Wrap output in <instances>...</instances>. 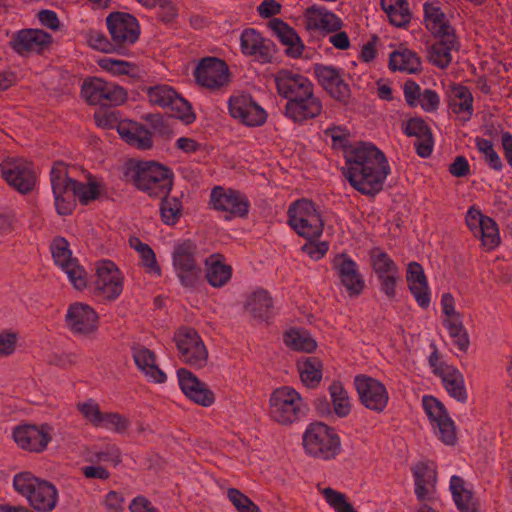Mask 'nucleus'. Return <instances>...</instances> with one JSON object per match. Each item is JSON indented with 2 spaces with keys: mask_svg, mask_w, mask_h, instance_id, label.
<instances>
[{
  "mask_svg": "<svg viewBox=\"0 0 512 512\" xmlns=\"http://www.w3.org/2000/svg\"><path fill=\"white\" fill-rule=\"evenodd\" d=\"M177 376L181 390L191 401L203 407H209L214 403L215 396L212 390L191 371L180 368Z\"/></svg>",
  "mask_w": 512,
  "mask_h": 512,
  "instance_id": "24",
  "label": "nucleus"
},
{
  "mask_svg": "<svg viewBox=\"0 0 512 512\" xmlns=\"http://www.w3.org/2000/svg\"><path fill=\"white\" fill-rule=\"evenodd\" d=\"M93 284L96 295L104 300L114 301L123 292L124 276L115 263L103 260L96 264Z\"/></svg>",
  "mask_w": 512,
  "mask_h": 512,
  "instance_id": "12",
  "label": "nucleus"
},
{
  "mask_svg": "<svg viewBox=\"0 0 512 512\" xmlns=\"http://www.w3.org/2000/svg\"><path fill=\"white\" fill-rule=\"evenodd\" d=\"M404 97L410 107L420 106L426 112H434L440 105L438 94L431 90H421L420 86L409 80L404 84Z\"/></svg>",
  "mask_w": 512,
  "mask_h": 512,
  "instance_id": "28",
  "label": "nucleus"
},
{
  "mask_svg": "<svg viewBox=\"0 0 512 512\" xmlns=\"http://www.w3.org/2000/svg\"><path fill=\"white\" fill-rule=\"evenodd\" d=\"M450 490L453 500L461 512H477L478 503L472 491L466 488L465 482L461 477H451Z\"/></svg>",
  "mask_w": 512,
  "mask_h": 512,
  "instance_id": "37",
  "label": "nucleus"
},
{
  "mask_svg": "<svg viewBox=\"0 0 512 512\" xmlns=\"http://www.w3.org/2000/svg\"><path fill=\"white\" fill-rule=\"evenodd\" d=\"M241 50L244 54L258 56L265 60L269 56V48L261 35L254 29H247L241 35Z\"/></svg>",
  "mask_w": 512,
  "mask_h": 512,
  "instance_id": "41",
  "label": "nucleus"
},
{
  "mask_svg": "<svg viewBox=\"0 0 512 512\" xmlns=\"http://www.w3.org/2000/svg\"><path fill=\"white\" fill-rule=\"evenodd\" d=\"M439 369L438 376L442 379L448 394L464 403L467 400V391L462 373L453 366H441Z\"/></svg>",
  "mask_w": 512,
  "mask_h": 512,
  "instance_id": "35",
  "label": "nucleus"
},
{
  "mask_svg": "<svg viewBox=\"0 0 512 512\" xmlns=\"http://www.w3.org/2000/svg\"><path fill=\"white\" fill-rule=\"evenodd\" d=\"M168 108H170L173 117L178 118L187 124L192 123L195 119V115L192 112L190 104L178 94Z\"/></svg>",
  "mask_w": 512,
  "mask_h": 512,
  "instance_id": "60",
  "label": "nucleus"
},
{
  "mask_svg": "<svg viewBox=\"0 0 512 512\" xmlns=\"http://www.w3.org/2000/svg\"><path fill=\"white\" fill-rule=\"evenodd\" d=\"M229 111L233 118L251 127L264 124L267 118L265 110L244 95L230 99Z\"/></svg>",
  "mask_w": 512,
  "mask_h": 512,
  "instance_id": "25",
  "label": "nucleus"
},
{
  "mask_svg": "<svg viewBox=\"0 0 512 512\" xmlns=\"http://www.w3.org/2000/svg\"><path fill=\"white\" fill-rule=\"evenodd\" d=\"M133 183L150 196L164 197L172 189V176L166 167L156 162H140L133 169Z\"/></svg>",
  "mask_w": 512,
  "mask_h": 512,
  "instance_id": "5",
  "label": "nucleus"
},
{
  "mask_svg": "<svg viewBox=\"0 0 512 512\" xmlns=\"http://www.w3.org/2000/svg\"><path fill=\"white\" fill-rule=\"evenodd\" d=\"M117 132L127 144L137 149L147 150L153 145L151 132L135 121H120Z\"/></svg>",
  "mask_w": 512,
  "mask_h": 512,
  "instance_id": "27",
  "label": "nucleus"
},
{
  "mask_svg": "<svg viewBox=\"0 0 512 512\" xmlns=\"http://www.w3.org/2000/svg\"><path fill=\"white\" fill-rule=\"evenodd\" d=\"M99 194L100 186L95 181H90L88 183H81L76 181L75 183H72V198L77 197L79 201L84 205L97 199Z\"/></svg>",
  "mask_w": 512,
  "mask_h": 512,
  "instance_id": "49",
  "label": "nucleus"
},
{
  "mask_svg": "<svg viewBox=\"0 0 512 512\" xmlns=\"http://www.w3.org/2000/svg\"><path fill=\"white\" fill-rule=\"evenodd\" d=\"M355 386L361 403L369 410L382 412L386 408L389 395L379 380L360 375L355 378Z\"/></svg>",
  "mask_w": 512,
  "mask_h": 512,
  "instance_id": "17",
  "label": "nucleus"
},
{
  "mask_svg": "<svg viewBox=\"0 0 512 512\" xmlns=\"http://www.w3.org/2000/svg\"><path fill=\"white\" fill-rule=\"evenodd\" d=\"M381 6L394 26L403 27L410 22L411 13L406 0H381Z\"/></svg>",
  "mask_w": 512,
  "mask_h": 512,
  "instance_id": "42",
  "label": "nucleus"
},
{
  "mask_svg": "<svg viewBox=\"0 0 512 512\" xmlns=\"http://www.w3.org/2000/svg\"><path fill=\"white\" fill-rule=\"evenodd\" d=\"M227 496L238 512H261L250 498L236 488L228 489Z\"/></svg>",
  "mask_w": 512,
  "mask_h": 512,
  "instance_id": "54",
  "label": "nucleus"
},
{
  "mask_svg": "<svg viewBox=\"0 0 512 512\" xmlns=\"http://www.w3.org/2000/svg\"><path fill=\"white\" fill-rule=\"evenodd\" d=\"M97 63L103 70L117 76L129 75L136 70L134 63L109 57L99 59Z\"/></svg>",
  "mask_w": 512,
  "mask_h": 512,
  "instance_id": "51",
  "label": "nucleus"
},
{
  "mask_svg": "<svg viewBox=\"0 0 512 512\" xmlns=\"http://www.w3.org/2000/svg\"><path fill=\"white\" fill-rule=\"evenodd\" d=\"M343 173L350 184L362 194L375 195L383 188L390 173L388 161L377 147L361 143L346 152Z\"/></svg>",
  "mask_w": 512,
  "mask_h": 512,
  "instance_id": "1",
  "label": "nucleus"
},
{
  "mask_svg": "<svg viewBox=\"0 0 512 512\" xmlns=\"http://www.w3.org/2000/svg\"><path fill=\"white\" fill-rule=\"evenodd\" d=\"M130 246L135 249L141 258V266L148 272L160 275L161 268L157 263L156 256L152 248L140 241L137 237L130 238Z\"/></svg>",
  "mask_w": 512,
  "mask_h": 512,
  "instance_id": "45",
  "label": "nucleus"
},
{
  "mask_svg": "<svg viewBox=\"0 0 512 512\" xmlns=\"http://www.w3.org/2000/svg\"><path fill=\"white\" fill-rule=\"evenodd\" d=\"M323 110L322 102L314 89L303 96L287 101L285 115L296 123H302L318 117Z\"/></svg>",
  "mask_w": 512,
  "mask_h": 512,
  "instance_id": "23",
  "label": "nucleus"
},
{
  "mask_svg": "<svg viewBox=\"0 0 512 512\" xmlns=\"http://www.w3.org/2000/svg\"><path fill=\"white\" fill-rule=\"evenodd\" d=\"M77 409L92 426L99 428L101 426V420L104 412L100 410L99 404L93 400L88 399L84 402L77 404Z\"/></svg>",
  "mask_w": 512,
  "mask_h": 512,
  "instance_id": "53",
  "label": "nucleus"
},
{
  "mask_svg": "<svg viewBox=\"0 0 512 512\" xmlns=\"http://www.w3.org/2000/svg\"><path fill=\"white\" fill-rule=\"evenodd\" d=\"M211 203L214 209L226 214L227 220L233 217H245L248 213V200L235 190L215 187L211 192Z\"/></svg>",
  "mask_w": 512,
  "mask_h": 512,
  "instance_id": "19",
  "label": "nucleus"
},
{
  "mask_svg": "<svg viewBox=\"0 0 512 512\" xmlns=\"http://www.w3.org/2000/svg\"><path fill=\"white\" fill-rule=\"evenodd\" d=\"M334 412L339 417H346L351 411L350 399L347 391L340 382H333L329 387Z\"/></svg>",
  "mask_w": 512,
  "mask_h": 512,
  "instance_id": "47",
  "label": "nucleus"
},
{
  "mask_svg": "<svg viewBox=\"0 0 512 512\" xmlns=\"http://www.w3.org/2000/svg\"><path fill=\"white\" fill-rule=\"evenodd\" d=\"M478 150L484 154L485 161L494 170H501L503 163L498 153L494 150L493 143L490 140L478 138L476 139Z\"/></svg>",
  "mask_w": 512,
  "mask_h": 512,
  "instance_id": "57",
  "label": "nucleus"
},
{
  "mask_svg": "<svg viewBox=\"0 0 512 512\" xmlns=\"http://www.w3.org/2000/svg\"><path fill=\"white\" fill-rule=\"evenodd\" d=\"M371 266L380 282L381 290L389 299H393L396 296V286L400 280L399 268L380 248L371 250Z\"/></svg>",
  "mask_w": 512,
  "mask_h": 512,
  "instance_id": "16",
  "label": "nucleus"
},
{
  "mask_svg": "<svg viewBox=\"0 0 512 512\" xmlns=\"http://www.w3.org/2000/svg\"><path fill=\"white\" fill-rule=\"evenodd\" d=\"M279 96L292 101L314 89L312 82L305 76L282 69L273 75Z\"/></svg>",
  "mask_w": 512,
  "mask_h": 512,
  "instance_id": "21",
  "label": "nucleus"
},
{
  "mask_svg": "<svg viewBox=\"0 0 512 512\" xmlns=\"http://www.w3.org/2000/svg\"><path fill=\"white\" fill-rule=\"evenodd\" d=\"M132 357L137 368L149 381L161 384L166 380V375L157 365L156 355L151 350L146 347H134Z\"/></svg>",
  "mask_w": 512,
  "mask_h": 512,
  "instance_id": "31",
  "label": "nucleus"
},
{
  "mask_svg": "<svg viewBox=\"0 0 512 512\" xmlns=\"http://www.w3.org/2000/svg\"><path fill=\"white\" fill-rule=\"evenodd\" d=\"M65 324L72 334L90 337L98 331L99 315L89 304L74 302L67 308Z\"/></svg>",
  "mask_w": 512,
  "mask_h": 512,
  "instance_id": "13",
  "label": "nucleus"
},
{
  "mask_svg": "<svg viewBox=\"0 0 512 512\" xmlns=\"http://www.w3.org/2000/svg\"><path fill=\"white\" fill-rule=\"evenodd\" d=\"M87 41L88 44L96 50L104 53H116L112 39L108 40L102 32L90 30L87 33Z\"/></svg>",
  "mask_w": 512,
  "mask_h": 512,
  "instance_id": "61",
  "label": "nucleus"
},
{
  "mask_svg": "<svg viewBox=\"0 0 512 512\" xmlns=\"http://www.w3.org/2000/svg\"><path fill=\"white\" fill-rule=\"evenodd\" d=\"M177 93L171 87L158 85L148 90V98L151 104L168 108L176 97Z\"/></svg>",
  "mask_w": 512,
  "mask_h": 512,
  "instance_id": "50",
  "label": "nucleus"
},
{
  "mask_svg": "<svg viewBox=\"0 0 512 512\" xmlns=\"http://www.w3.org/2000/svg\"><path fill=\"white\" fill-rule=\"evenodd\" d=\"M325 500L336 512H357L353 506L346 501L345 495L332 489L325 488L322 491Z\"/></svg>",
  "mask_w": 512,
  "mask_h": 512,
  "instance_id": "58",
  "label": "nucleus"
},
{
  "mask_svg": "<svg viewBox=\"0 0 512 512\" xmlns=\"http://www.w3.org/2000/svg\"><path fill=\"white\" fill-rule=\"evenodd\" d=\"M285 344L293 350L312 353L317 348V342L306 330L291 329L284 335Z\"/></svg>",
  "mask_w": 512,
  "mask_h": 512,
  "instance_id": "43",
  "label": "nucleus"
},
{
  "mask_svg": "<svg viewBox=\"0 0 512 512\" xmlns=\"http://www.w3.org/2000/svg\"><path fill=\"white\" fill-rule=\"evenodd\" d=\"M51 428L44 424L19 425L13 430V438L16 444L23 450L29 452H43L51 441Z\"/></svg>",
  "mask_w": 512,
  "mask_h": 512,
  "instance_id": "18",
  "label": "nucleus"
},
{
  "mask_svg": "<svg viewBox=\"0 0 512 512\" xmlns=\"http://www.w3.org/2000/svg\"><path fill=\"white\" fill-rule=\"evenodd\" d=\"M423 407L439 439L446 445H455L458 439L456 426L444 405L432 396H425Z\"/></svg>",
  "mask_w": 512,
  "mask_h": 512,
  "instance_id": "14",
  "label": "nucleus"
},
{
  "mask_svg": "<svg viewBox=\"0 0 512 512\" xmlns=\"http://www.w3.org/2000/svg\"><path fill=\"white\" fill-rule=\"evenodd\" d=\"M197 245L191 240H184L175 245L173 266L181 284L195 287L201 279V267L196 260Z\"/></svg>",
  "mask_w": 512,
  "mask_h": 512,
  "instance_id": "8",
  "label": "nucleus"
},
{
  "mask_svg": "<svg viewBox=\"0 0 512 512\" xmlns=\"http://www.w3.org/2000/svg\"><path fill=\"white\" fill-rule=\"evenodd\" d=\"M273 308V300L268 291L258 289L254 291L246 301V309L254 317L265 318Z\"/></svg>",
  "mask_w": 512,
  "mask_h": 512,
  "instance_id": "44",
  "label": "nucleus"
},
{
  "mask_svg": "<svg viewBox=\"0 0 512 512\" xmlns=\"http://www.w3.org/2000/svg\"><path fill=\"white\" fill-rule=\"evenodd\" d=\"M306 404L300 393L290 386L275 389L269 398V417L281 426L297 422L304 414Z\"/></svg>",
  "mask_w": 512,
  "mask_h": 512,
  "instance_id": "3",
  "label": "nucleus"
},
{
  "mask_svg": "<svg viewBox=\"0 0 512 512\" xmlns=\"http://www.w3.org/2000/svg\"><path fill=\"white\" fill-rule=\"evenodd\" d=\"M160 216L164 224L173 226L182 216V203L177 197H160Z\"/></svg>",
  "mask_w": 512,
  "mask_h": 512,
  "instance_id": "46",
  "label": "nucleus"
},
{
  "mask_svg": "<svg viewBox=\"0 0 512 512\" xmlns=\"http://www.w3.org/2000/svg\"><path fill=\"white\" fill-rule=\"evenodd\" d=\"M436 38L438 40L431 45L428 58L435 66L444 69L451 63L452 52L458 50L459 43L455 34L446 33V36Z\"/></svg>",
  "mask_w": 512,
  "mask_h": 512,
  "instance_id": "32",
  "label": "nucleus"
},
{
  "mask_svg": "<svg viewBox=\"0 0 512 512\" xmlns=\"http://www.w3.org/2000/svg\"><path fill=\"white\" fill-rule=\"evenodd\" d=\"M51 251L55 263L61 268H64L75 260L71 257L69 243L65 238H55L51 244Z\"/></svg>",
  "mask_w": 512,
  "mask_h": 512,
  "instance_id": "52",
  "label": "nucleus"
},
{
  "mask_svg": "<svg viewBox=\"0 0 512 512\" xmlns=\"http://www.w3.org/2000/svg\"><path fill=\"white\" fill-rule=\"evenodd\" d=\"M81 95L89 105H119L127 99V93L122 87L97 77L84 80Z\"/></svg>",
  "mask_w": 512,
  "mask_h": 512,
  "instance_id": "10",
  "label": "nucleus"
},
{
  "mask_svg": "<svg viewBox=\"0 0 512 512\" xmlns=\"http://www.w3.org/2000/svg\"><path fill=\"white\" fill-rule=\"evenodd\" d=\"M305 25L308 29L338 31L341 20L332 12L317 6H311L304 12Z\"/></svg>",
  "mask_w": 512,
  "mask_h": 512,
  "instance_id": "33",
  "label": "nucleus"
},
{
  "mask_svg": "<svg viewBox=\"0 0 512 512\" xmlns=\"http://www.w3.org/2000/svg\"><path fill=\"white\" fill-rule=\"evenodd\" d=\"M325 90L332 98L345 105L350 101L351 90L349 85L344 82L341 76L331 83V85H329Z\"/></svg>",
  "mask_w": 512,
  "mask_h": 512,
  "instance_id": "63",
  "label": "nucleus"
},
{
  "mask_svg": "<svg viewBox=\"0 0 512 512\" xmlns=\"http://www.w3.org/2000/svg\"><path fill=\"white\" fill-rule=\"evenodd\" d=\"M334 267L349 295L357 296L361 294L365 283L358 272L356 263L345 255H339L334 260Z\"/></svg>",
  "mask_w": 512,
  "mask_h": 512,
  "instance_id": "26",
  "label": "nucleus"
},
{
  "mask_svg": "<svg viewBox=\"0 0 512 512\" xmlns=\"http://www.w3.org/2000/svg\"><path fill=\"white\" fill-rule=\"evenodd\" d=\"M52 42L49 33L40 29H23L14 34L10 45L20 55L29 53H41Z\"/></svg>",
  "mask_w": 512,
  "mask_h": 512,
  "instance_id": "22",
  "label": "nucleus"
},
{
  "mask_svg": "<svg viewBox=\"0 0 512 512\" xmlns=\"http://www.w3.org/2000/svg\"><path fill=\"white\" fill-rule=\"evenodd\" d=\"M412 472L415 478V485L433 484L437 482V472L434 465L420 462L412 468Z\"/></svg>",
  "mask_w": 512,
  "mask_h": 512,
  "instance_id": "55",
  "label": "nucleus"
},
{
  "mask_svg": "<svg viewBox=\"0 0 512 512\" xmlns=\"http://www.w3.org/2000/svg\"><path fill=\"white\" fill-rule=\"evenodd\" d=\"M130 426L129 419L117 412L104 413L101 420V428L112 429L117 433H124Z\"/></svg>",
  "mask_w": 512,
  "mask_h": 512,
  "instance_id": "56",
  "label": "nucleus"
},
{
  "mask_svg": "<svg viewBox=\"0 0 512 512\" xmlns=\"http://www.w3.org/2000/svg\"><path fill=\"white\" fill-rule=\"evenodd\" d=\"M67 274L70 282L73 284L75 289L83 290L87 287L88 276L86 271L81 267L77 260H74L64 268H62Z\"/></svg>",
  "mask_w": 512,
  "mask_h": 512,
  "instance_id": "59",
  "label": "nucleus"
},
{
  "mask_svg": "<svg viewBox=\"0 0 512 512\" xmlns=\"http://www.w3.org/2000/svg\"><path fill=\"white\" fill-rule=\"evenodd\" d=\"M302 383L307 387L317 386L322 379V361L317 357H304L297 362Z\"/></svg>",
  "mask_w": 512,
  "mask_h": 512,
  "instance_id": "40",
  "label": "nucleus"
},
{
  "mask_svg": "<svg viewBox=\"0 0 512 512\" xmlns=\"http://www.w3.org/2000/svg\"><path fill=\"white\" fill-rule=\"evenodd\" d=\"M325 90L332 98L345 105L350 101L351 90L349 85L344 82L341 76L331 83V85H329Z\"/></svg>",
  "mask_w": 512,
  "mask_h": 512,
  "instance_id": "62",
  "label": "nucleus"
},
{
  "mask_svg": "<svg viewBox=\"0 0 512 512\" xmlns=\"http://www.w3.org/2000/svg\"><path fill=\"white\" fill-rule=\"evenodd\" d=\"M205 263L206 278L213 287H221L230 280L232 269L221 261L219 254L209 256Z\"/></svg>",
  "mask_w": 512,
  "mask_h": 512,
  "instance_id": "38",
  "label": "nucleus"
},
{
  "mask_svg": "<svg viewBox=\"0 0 512 512\" xmlns=\"http://www.w3.org/2000/svg\"><path fill=\"white\" fill-rule=\"evenodd\" d=\"M199 85L208 89H218L228 84L229 71L226 63L218 58H204L195 70Z\"/></svg>",
  "mask_w": 512,
  "mask_h": 512,
  "instance_id": "20",
  "label": "nucleus"
},
{
  "mask_svg": "<svg viewBox=\"0 0 512 512\" xmlns=\"http://www.w3.org/2000/svg\"><path fill=\"white\" fill-rule=\"evenodd\" d=\"M179 359L196 369L208 363L209 353L200 335L192 328H181L173 337Z\"/></svg>",
  "mask_w": 512,
  "mask_h": 512,
  "instance_id": "7",
  "label": "nucleus"
},
{
  "mask_svg": "<svg viewBox=\"0 0 512 512\" xmlns=\"http://www.w3.org/2000/svg\"><path fill=\"white\" fill-rule=\"evenodd\" d=\"M50 180L58 214H71L74 201L70 191L72 192V183L76 181L69 177L67 165L60 161L54 163L50 172Z\"/></svg>",
  "mask_w": 512,
  "mask_h": 512,
  "instance_id": "15",
  "label": "nucleus"
},
{
  "mask_svg": "<svg viewBox=\"0 0 512 512\" xmlns=\"http://www.w3.org/2000/svg\"><path fill=\"white\" fill-rule=\"evenodd\" d=\"M303 447L314 458L330 460L339 454L341 441L333 428L322 422H314L303 434Z\"/></svg>",
  "mask_w": 512,
  "mask_h": 512,
  "instance_id": "4",
  "label": "nucleus"
},
{
  "mask_svg": "<svg viewBox=\"0 0 512 512\" xmlns=\"http://www.w3.org/2000/svg\"><path fill=\"white\" fill-rule=\"evenodd\" d=\"M476 237L481 240L484 249L488 251L495 249L500 243V234L496 222L490 217L486 219L477 231Z\"/></svg>",
  "mask_w": 512,
  "mask_h": 512,
  "instance_id": "48",
  "label": "nucleus"
},
{
  "mask_svg": "<svg viewBox=\"0 0 512 512\" xmlns=\"http://www.w3.org/2000/svg\"><path fill=\"white\" fill-rule=\"evenodd\" d=\"M0 173L9 186L22 194L32 191L36 184L33 164L24 158H5L0 163Z\"/></svg>",
  "mask_w": 512,
  "mask_h": 512,
  "instance_id": "11",
  "label": "nucleus"
},
{
  "mask_svg": "<svg viewBox=\"0 0 512 512\" xmlns=\"http://www.w3.org/2000/svg\"><path fill=\"white\" fill-rule=\"evenodd\" d=\"M473 97L469 89L463 85H453L450 94V107L463 121L471 118L473 113Z\"/></svg>",
  "mask_w": 512,
  "mask_h": 512,
  "instance_id": "36",
  "label": "nucleus"
},
{
  "mask_svg": "<svg viewBox=\"0 0 512 512\" xmlns=\"http://www.w3.org/2000/svg\"><path fill=\"white\" fill-rule=\"evenodd\" d=\"M424 22L426 28L435 37L446 36V33L455 34L453 27L449 24L444 12L436 2H426L424 4Z\"/></svg>",
  "mask_w": 512,
  "mask_h": 512,
  "instance_id": "34",
  "label": "nucleus"
},
{
  "mask_svg": "<svg viewBox=\"0 0 512 512\" xmlns=\"http://www.w3.org/2000/svg\"><path fill=\"white\" fill-rule=\"evenodd\" d=\"M404 133L407 136L416 137L414 146L420 157L425 158L431 154L433 147L432 133L423 119L417 117L409 119L405 124Z\"/></svg>",
  "mask_w": 512,
  "mask_h": 512,
  "instance_id": "29",
  "label": "nucleus"
},
{
  "mask_svg": "<svg viewBox=\"0 0 512 512\" xmlns=\"http://www.w3.org/2000/svg\"><path fill=\"white\" fill-rule=\"evenodd\" d=\"M15 491L23 496L34 512H51L58 504V490L51 482L20 472L13 478Z\"/></svg>",
  "mask_w": 512,
  "mask_h": 512,
  "instance_id": "2",
  "label": "nucleus"
},
{
  "mask_svg": "<svg viewBox=\"0 0 512 512\" xmlns=\"http://www.w3.org/2000/svg\"><path fill=\"white\" fill-rule=\"evenodd\" d=\"M289 224L298 235L307 239L318 238L323 231V221L314 204L302 199L294 202L288 210Z\"/></svg>",
  "mask_w": 512,
  "mask_h": 512,
  "instance_id": "6",
  "label": "nucleus"
},
{
  "mask_svg": "<svg viewBox=\"0 0 512 512\" xmlns=\"http://www.w3.org/2000/svg\"><path fill=\"white\" fill-rule=\"evenodd\" d=\"M18 333L11 330L0 332V358L12 355L16 350Z\"/></svg>",
  "mask_w": 512,
  "mask_h": 512,
  "instance_id": "64",
  "label": "nucleus"
},
{
  "mask_svg": "<svg viewBox=\"0 0 512 512\" xmlns=\"http://www.w3.org/2000/svg\"><path fill=\"white\" fill-rule=\"evenodd\" d=\"M268 26L281 43L286 46V55L292 58H298L302 55L304 45L293 28L279 18L270 20Z\"/></svg>",
  "mask_w": 512,
  "mask_h": 512,
  "instance_id": "30",
  "label": "nucleus"
},
{
  "mask_svg": "<svg viewBox=\"0 0 512 512\" xmlns=\"http://www.w3.org/2000/svg\"><path fill=\"white\" fill-rule=\"evenodd\" d=\"M389 67L393 71L412 74L421 70V61L415 52L409 49H400L391 53Z\"/></svg>",
  "mask_w": 512,
  "mask_h": 512,
  "instance_id": "39",
  "label": "nucleus"
},
{
  "mask_svg": "<svg viewBox=\"0 0 512 512\" xmlns=\"http://www.w3.org/2000/svg\"><path fill=\"white\" fill-rule=\"evenodd\" d=\"M106 22L116 54L127 55L129 47L140 35L136 18L127 13L115 12L107 17Z\"/></svg>",
  "mask_w": 512,
  "mask_h": 512,
  "instance_id": "9",
  "label": "nucleus"
}]
</instances>
